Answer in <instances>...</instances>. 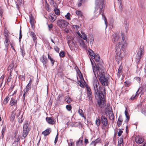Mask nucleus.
Instances as JSON below:
<instances>
[{"mask_svg": "<svg viewBox=\"0 0 146 146\" xmlns=\"http://www.w3.org/2000/svg\"><path fill=\"white\" fill-rule=\"evenodd\" d=\"M66 108L67 110L70 111L72 109V106L70 105H68L66 106Z\"/></svg>", "mask_w": 146, "mask_h": 146, "instance_id": "nucleus-48", "label": "nucleus"}, {"mask_svg": "<svg viewBox=\"0 0 146 146\" xmlns=\"http://www.w3.org/2000/svg\"><path fill=\"white\" fill-rule=\"evenodd\" d=\"M21 52L22 54V55L23 57L25 54V49L23 47H21Z\"/></svg>", "mask_w": 146, "mask_h": 146, "instance_id": "nucleus-35", "label": "nucleus"}, {"mask_svg": "<svg viewBox=\"0 0 146 146\" xmlns=\"http://www.w3.org/2000/svg\"><path fill=\"white\" fill-rule=\"evenodd\" d=\"M13 64H11L8 67V70H10V71H12L13 69Z\"/></svg>", "mask_w": 146, "mask_h": 146, "instance_id": "nucleus-44", "label": "nucleus"}, {"mask_svg": "<svg viewBox=\"0 0 146 146\" xmlns=\"http://www.w3.org/2000/svg\"><path fill=\"white\" fill-rule=\"evenodd\" d=\"M70 13H68L67 15H65V17L68 20H70Z\"/></svg>", "mask_w": 146, "mask_h": 146, "instance_id": "nucleus-51", "label": "nucleus"}, {"mask_svg": "<svg viewBox=\"0 0 146 146\" xmlns=\"http://www.w3.org/2000/svg\"><path fill=\"white\" fill-rule=\"evenodd\" d=\"M101 140V139L100 138H98L97 139H96L95 141H92V142L90 143V145H91L94 144V146H96V144L99 142Z\"/></svg>", "mask_w": 146, "mask_h": 146, "instance_id": "nucleus-18", "label": "nucleus"}, {"mask_svg": "<svg viewBox=\"0 0 146 146\" xmlns=\"http://www.w3.org/2000/svg\"><path fill=\"white\" fill-rule=\"evenodd\" d=\"M46 119L47 122L49 124L52 125L54 123V120L52 119L51 117H47Z\"/></svg>", "mask_w": 146, "mask_h": 146, "instance_id": "nucleus-15", "label": "nucleus"}, {"mask_svg": "<svg viewBox=\"0 0 146 146\" xmlns=\"http://www.w3.org/2000/svg\"><path fill=\"white\" fill-rule=\"evenodd\" d=\"M69 23L63 19H59L57 21V24L60 28H65L67 26Z\"/></svg>", "mask_w": 146, "mask_h": 146, "instance_id": "nucleus-7", "label": "nucleus"}, {"mask_svg": "<svg viewBox=\"0 0 146 146\" xmlns=\"http://www.w3.org/2000/svg\"><path fill=\"white\" fill-rule=\"evenodd\" d=\"M58 134L57 133L56 135V136L55 139L54 141V143L55 144L57 142L58 139Z\"/></svg>", "mask_w": 146, "mask_h": 146, "instance_id": "nucleus-56", "label": "nucleus"}, {"mask_svg": "<svg viewBox=\"0 0 146 146\" xmlns=\"http://www.w3.org/2000/svg\"><path fill=\"white\" fill-rule=\"evenodd\" d=\"M83 137L80 138L76 143V146H82L83 144Z\"/></svg>", "mask_w": 146, "mask_h": 146, "instance_id": "nucleus-16", "label": "nucleus"}, {"mask_svg": "<svg viewBox=\"0 0 146 146\" xmlns=\"http://www.w3.org/2000/svg\"><path fill=\"white\" fill-rule=\"evenodd\" d=\"M35 20L32 14H31L30 16V23L33 29L35 28Z\"/></svg>", "mask_w": 146, "mask_h": 146, "instance_id": "nucleus-12", "label": "nucleus"}, {"mask_svg": "<svg viewBox=\"0 0 146 146\" xmlns=\"http://www.w3.org/2000/svg\"><path fill=\"white\" fill-rule=\"evenodd\" d=\"M72 38H70V39L68 41L67 43L68 44V45H69V46L70 48L72 46V45H71V43L72 42Z\"/></svg>", "mask_w": 146, "mask_h": 146, "instance_id": "nucleus-50", "label": "nucleus"}, {"mask_svg": "<svg viewBox=\"0 0 146 146\" xmlns=\"http://www.w3.org/2000/svg\"><path fill=\"white\" fill-rule=\"evenodd\" d=\"M141 112L142 114H144L146 116V110L142 109L141 111Z\"/></svg>", "mask_w": 146, "mask_h": 146, "instance_id": "nucleus-61", "label": "nucleus"}, {"mask_svg": "<svg viewBox=\"0 0 146 146\" xmlns=\"http://www.w3.org/2000/svg\"><path fill=\"white\" fill-rule=\"evenodd\" d=\"M48 59L50 60L52 64V66H53L54 64L55 60L53 59L49 55V54H48Z\"/></svg>", "mask_w": 146, "mask_h": 146, "instance_id": "nucleus-24", "label": "nucleus"}, {"mask_svg": "<svg viewBox=\"0 0 146 146\" xmlns=\"http://www.w3.org/2000/svg\"><path fill=\"white\" fill-rule=\"evenodd\" d=\"M122 0H117L119 5V13L120 14H122L123 12V6L122 5L121 1Z\"/></svg>", "mask_w": 146, "mask_h": 146, "instance_id": "nucleus-11", "label": "nucleus"}, {"mask_svg": "<svg viewBox=\"0 0 146 146\" xmlns=\"http://www.w3.org/2000/svg\"><path fill=\"white\" fill-rule=\"evenodd\" d=\"M78 112L81 116L86 119V117L84 116L83 111L82 109H79L78 110Z\"/></svg>", "mask_w": 146, "mask_h": 146, "instance_id": "nucleus-31", "label": "nucleus"}, {"mask_svg": "<svg viewBox=\"0 0 146 146\" xmlns=\"http://www.w3.org/2000/svg\"><path fill=\"white\" fill-rule=\"evenodd\" d=\"M54 11L55 13L57 15H60V10L57 8L55 7L54 9Z\"/></svg>", "mask_w": 146, "mask_h": 146, "instance_id": "nucleus-37", "label": "nucleus"}, {"mask_svg": "<svg viewBox=\"0 0 146 146\" xmlns=\"http://www.w3.org/2000/svg\"><path fill=\"white\" fill-rule=\"evenodd\" d=\"M54 50L55 51H56L57 52L59 53L60 49L57 46H56L54 48Z\"/></svg>", "mask_w": 146, "mask_h": 146, "instance_id": "nucleus-62", "label": "nucleus"}, {"mask_svg": "<svg viewBox=\"0 0 146 146\" xmlns=\"http://www.w3.org/2000/svg\"><path fill=\"white\" fill-rule=\"evenodd\" d=\"M76 14L78 15V16H80L81 17H82L83 16V15L82 14V13L81 11H76Z\"/></svg>", "mask_w": 146, "mask_h": 146, "instance_id": "nucleus-40", "label": "nucleus"}, {"mask_svg": "<svg viewBox=\"0 0 146 146\" xmlns=\"http://www.w3.org/2000/svg\"><path fill=\"white\" fill-rule=\"evenodd\" d=\"M49 19H50L51 22H53L56 19V16L54 14L50 13L49 15Z\"/></svg>", "mask_w": 146, "mask_h": 146, "instance_id": "nucleus-14", "label": "nucleus"}, {"mask_svg": "<svg viewBox=\"0 0 146 146\" xmlns=\"http://www.w3.org/2000/svg\"><path fill=\"white\" fill-rule=\"evenodd\" d=\"M30 35L33 38V41H35L36 39V37L34 33L33 32L31 31V32Z\"/></svg>", "mask_w": 146, "mask_h": 146, "instance_id": "nucleus-25", "label": "nucleus"}, {"mask_svg": "<svg viewBox=\"0 0 146 146\" xmlns=\"http://www.w3.org/2000/svg\"><path fill=\"white\" fill-rule=\"evenodd\" d=\"M113 42H115L117 41L119 39V36L118 35H116V34L113 35Z\"/></svg>", "mask_w": 146, "mask_h": 146, "instance_id": "nucleus-22", "label": "nucleus"}, {"mask_svg": "<svg viewBox=\"0 0 146 146\" xmlns=\"http://www.w3.org/2000/svg\"><path fill=\"white\" fill-rule=\"evenodd\" d=\"M58 76H60L61 78H62L63 76V72H58Z\"/></svg>", "mask_w": 146, "mask_h": 146, "instance_id": "nucleus-54", "label": "nucleus"}, {"mask_svg": "<svg viewBox=\"0 0 146 146\" xmlns=\"http://www.w3.org/2000/svg\"><path fill=\"white\" fill-rule=\"evenodd\" d=\"M143 48L140 46L139 50L138 51L136 56V63L138 64L139 63L140 60L143 55Z\"/></svg>", "mask_w": 146, "mask_h": 146, "instance_id": "nucleus-6", "label": "nucleus"}, {"mask_svg": "<svg viewBox=\"0 0 146 146\" xmlns=\"http://www.w3.org/2000/svg\"><path fill=\"white\" fill-rule=\"evenodd\" d=\"M121 34L123 40L122 42H121L122 43L119 42L115 45V60L118 62L121 60L123 58L121 54V48L122 50L124 51L125 47L127 46L126 41L125 40L124 35L123 33Z\"/></svg>", "mask_w": 146, "mask_h": 146, "instance_id": "nucleus-2", "label": "nucleus"}, {"mask_svg": "<svg viewBox=\"0 0 146 146\" xmlns=\"http://www.w3.org/2000/svg\"><path fill=\"white\" fill-rule=\"evenodd\" d=\"M8 31L7 30L5 29L3 33L5 38L9 37V35L8 34Z\"/></svg>", "mask_w": 146, "mask_h": 146, "instance_id": "nucleus-30", "label": "nucleus"}, {"mask_svg": "<svg viewBox=\"0 0 146 146\" xmlns=\"http://www.w3.org/2000/svg\"><path fill=\"white\" fill-rule=\"evenodd\" d=\"M120 117L119 116L117 122V125L118 127H119L122 124L123 120L121 119L120 118Z\"/></svg>", "mask_w": 146, "mask_h": 146, "instance_id": "nucleus-28", "label": "nucleus"}, {"mask_svg": "<svg viewBox=\"0 0 146 146\" xmlns=\"http://www.w3.org/2000/svg\"><path fill=\"white\" fill-rule=\"evenodd\" d=\"M106 70L99 69L98 75V78L102 86H100L99 82L96 80L93 82L94 94L95 98L98 100L97 104L100 108H103L106 105V101L104 98L106 93L105 86H108L109 83L110 78L106 76Z\"/></svg>", "mask_w": 146, "mask_h": 146, "instance_id": "nucleus-1", "label": "nucleus"}, {"mask_svg": "<svg viewBox=\"0 0 146 146\" xmlns=\"http://www.w3.org/2000/svg\"><path fill=\"white\" fill-rule=\"evenodd\" d=\"M8 98H7V96L4 100L3 101V103L5 104H6L7 102H8L9 100L8 99Z\"/></svg>", "mask_w": 146, "mask_h": 146, "instance_id": "nucleus-53", "label": "nucleus"}, {"mask_svg": "<svg viewBox=\"0 0 146 146\" xmlns=\"http://www.w3.org/2000/svg\"><path fill=\"white\" fill-rule=\"evenodd\" d=\"M125 114L126 117L127 122H127L128 121L129 119V116L126 109V110L125 111Z\"/></svg>", "mask_w": 146, "mask_h": 146, "instance_id": "nucleus-26", "label": "nucleus"}, {"mask_svg": "<svg viewBox=\"0 0 146 146\" xmlns=\"http://www.w3.org/2000/svg\"><path fill=\"white\" fill-rule=\"evenodd\" d=\"M83 35V40H86V41H87V36L85 34V33H83L82 34Z\"/></svg>", "mask_w": 146, "mask_h": 146, "instance_id": "nucleus-52", "label": "nucleus"}, {"mask_svg": "<svg viewBox=\"0 0 146 146\" xmlns=\"http://www.w3.org/2000/svg\"><path fill=\"white\" fill-rule=\"evenodd\" d=\"M94 66H92V69L93 70V72L94 73L95 75L96 76V74H95V72L96 71V72L97 75H98V72H99V70H98L97 68V63L96 64L95 62H94Z\"/></svg>", "mask_w": 146, "mask_h": 146, "instance_id": "nucleus-17", "label": "nucleus"}, {"mask_svg": "<svg viewBox=\"0 0 146 146\" xmlns=\"http://www.w3.org/2000/svg\"><path fill=\"white\" fill-rule=\"evenodd\" d=\"M80 45L82 46L83 48H85V44L84 42L83 41V40L81 39L80 40Z\"/></svg>", "mask_w": 146, "mask_h": 146, "instance_id": "nucleus-36", "label": "nucleus"}, {"mask_svg": "<svg viewBox=\"0 0 146 146\" xmlns=\"http://www.w3.org/2000/svg\"><path fill=\"white\" fill-rule=\"evenodd\" d=\"M87 95L90 100H92V92L87 93Z\"/></svg>", "mask_w": 146, "mask_h": 146, "instance_id": "nucleus-47", "label": "nucleus"}, {"mask_svg": "<svg viewBox=\"0 0 146 146\" xmlns=\"http://www.w3.org/2000/svg\"><path fill=\"white\" fill-rule=\"evenodd\" d=\"M110 112L111 113V114H111V113H109V115L110 116V120H113L114 119V115H113V111H112V108H111V112Z\"/></svg>", "mask_w": 146, "mask_h": 146, "instance_id": "nucleus-29", "label": "nucleus"}, {"mask_svg": "<svg viewBox=\"0 0 146 146\" xmlns=\"http://www.w3.org/2000/svg\"><path fill=\"white\" fill-rule=\"evenodd\" d=\"M64 97V95L63 94H59L58 98L57 100L59 102H60L62 100V98Z\"/></svg>", "mask_w": 146, "mask_h": 146, "instance_id": "nucleus-27", "label": "nucleus"}, {"mask_svg": "<svg viewBox=\"0 0 146 146\" xmlns=\"http://www.w3.org/2000/svg\"><path fill=\"white\" fill-rule=\"evenodd\" d=\"M94 58L96 62L97 68L98 70L99 69L102 70L104 69L105 68L103 66V62L102 61L100 60V56L98 54H95L94 56Z\"/></svg>", "mask_w": 146, "mask_h": 146, "instance_id": "nucleus-4", "label": "nucleus"}, {"mask_svg": "<svg viewBox=\"0 0 146 146\" xmlns=\"http://www.w3.org/2000/svg\"><path fill=\"white\" fill-rule=\"evenodd\" d=\"M101 121L102 123L104 126H106L108 125V121L106 117L104 115L101 116Z\"/></svg>", "mask_w": 146, "mask_h": 146, "instance_id": "nucleus-8", "label": "nucleus"}, {"mask_svg": "<svg viewBox=\"0 0 146 146\" xmlns=\"http://www.w3.org/2000/svg\"><path fill=\"white\" fill-rule=\"evenodd\" d=\"M16 113H15L14 111H12L11 115L10 117V120L11 121H13L14 119Z\"/></svg>", "mask_w": 146, "mask_h": 146, "instance_id": "nucleus-20", "label": "nucleus"}, {"mask_svg": "<svg viewBox=\"0 0 146 146\" xmlns=\"http://www.w3.org/2000/svg\"><path fill=\"white\" fill-rule=\"evenodd\" d=\"M19 78L21 80L24 81L25 80V76H24L19 75Z\"/></svg>", "mask_w": 146, "mask_h": 146, "instance_id": "nucleus-49", "label": "nucleus"}, {"mask_svg": "<svg viewBox=\"0 0 146 146\" xmlns=\"http://www.w3.org/2000/svg\"><path fill=\"white\" fill-rule=\"evenodd\" d=\"M29 125L28 122H27L24 124L23 126V131L22 135V139H23V137L24 138L26 137L29 133V132L30 131L29 128L28 127Z\"/></svg>", "mask_w": 146, "mask_h": 146, "instance_id": "nucleus-5", "label": "nucleus"}, {"mask_svg": "<svg viewBox=\"0 0 146 146\" xmlns=\"http://www.w3.org/2000/svg\"><path fill=\"white\" fill-rule=\"evenodd\" d=\"M101 119L100 118H97L96 119V123L98 127L101 123Z\"/></svg>", "mask_w": 146, "mask_h": 146, "instance_id": "nucleus-33", "label": "nucleus"}, {"mask_svg": "<svg viewBox=\"0 0 146 146\" xmlns=\"http://www.w3.org/2000/svg\"><path fill=\"white\" fill-rule=\"evenodd\" d=\"M23 114L21 115V117H19V123H21L23 121L24 118H23Z\"/></svg>", "mask_w": 146, "mask_h": 146, "instance_id": "nucleus-43", "label": "nucleus"}, {"mask_svg": "<svg viewBox=\"0 0 146 146\" xmlns=\"http://www.w3.org/2000/svg\"><path fill=\"white\" fill-rule=\"evenodd\" d=\"M104 0H95V8L94 13L96 14L97 13L96 12L99 9V12H98V15L100 14L101 12L102 13L103 12L102 9L105 7V5L104 4Z\"/></svg>", "mask_w": 146, "mask_h": 146, "instance_id": "nucleus-3", "label": "nucleus"}, {"mask_svg": "<svg viewBox=\"0 0 146 146\" xmlns=\"http://www.w3.org/2000/svg\"><path fill=\"white\" fill-rule=\"evenodd\" d=\"M73 27L74 28H76L77 29H78L80 28L79 26L77 25H73Z\"/></svg>", "mask_w": 146, "mask_h": 146, "instance_id": "nucleus-64", "label": "nucleus"}, {"mask_svg": "<svg viewBox=\"0 0 146 146\" xmlns=\"http://www.w3.org/2000/svg\"><path fill=\"white\" fill-rule=\"evenodd\" d=\"M21 138V135H19L17 138L15 140V142H18L20 140V139Z\"/></svg>", "mask_w": 146, "mask_h": 146, "instance_id": "nucleus-58", "label": "nucleus"}, {"mask_svg": "<svg viewBox=\"0 0 146 146\" xmlns=\"http://www.w3.org/2000/svg\"><path fill=\"white\" fill-rule=\"evenodd\" d=\"M144 139L143 137L138 135L135 137V141L137 143L141 144L144 142Z\"/></svg>", "mask_w": 146, "mask_h": 146, "instance_id": "nucleus-10", "label": "nucleus"}, {"mask_svg": "<svg viewBox=\"0 0 146 146\" xmlns=\"http://www.w3.org/2000/svg\"><path fill=\"white\" fill-rule=\"evenodd\" d=\"M111 108H110V105L109 103H108L107 106L105 108V110H106L107 111L108 110L109 112H111Z\"/></svg>", "mask_w": 146, "mask_h": 146, "instance_id": "nucleus-34", "label": "nucleus"}, {"mask_svg": "<svg viewBox=\"0 0 146 146\" xmlns=\"http://www.w3.org/2000/svg\"><path fill=\"white\" fill-rule=\"evenodd\" d=\"M22 37V31L21 27H20V31H19V41L20 42L21 40Z\"/></svg>", "mask_w": 146, "mask_h": 146, "instance_id": "nucleus-42", "label": "nucleus"}, {"mask_svg": "<svg viewBox=\"0 0 146 146\" xmlns=\"http://www.w3.org/2000/svg\"><path fill=\"white\" fill-rule=\"evenodd\" d=\"M78 75L80 79L82 80V79L83 80H84L83 75L81 72H80V74H78Z\"/></svg>", "mask_w": 146, "mask_h": 146, "instance_id": "nucleus-57", "label": "nucleus"}, {"mask_svg": "<svg viewBox=\"0 0 146 146\" xmlns=\"http://www.w3.org/2000/svg\"><path fill=\"white\" fill-rule=\"evenodd\" d=\"M83 2V1L80 0L78 4V6L79 7H80L82 5Z\"/></svg>", "mask_w": 146, "mask_h": 146, "instance_id": "nucleus-63", "label": "nucleus"}, {"mask_svg": "<svg viewBox=\"0 0 146 146\" xmlns=\"http://www.w3.org/2000/svg\"><path fill=\"white\" fill-rule=\"evenodd\" d=\"M10 42L9 37L5 38L4 43L7 50H8V47L9 44Z\"/></svg>", "mask_w": 146, "mask_h": 146, "instance_id": "nucleus-13", "label": "nucleus"}, {"mask_svg": "<svg viewBox=\"0 0 146 146\" xmlns=\"http://www.w3.org/2000/svg\"><path fill=\"white\" fill-rule=\"evenodd\" d=\"M119 130L118 132L117 133V134L118 136H121V134H122L123 132L121 130H124V129H119Z\"/></svg>", "mask_w": 146, "mask_h": 146, "instance_id": "nucleus-41", "label": "nucleus"}, {"mask_svg": "<svg viewBox=\"0 0 146 146\" xmlns=\"http://www.w3.org/2000/svg\"><path fill=\"white\" fill-rule=\"evenodd\" d=\"M65 55V53L64 51H62L59 53V55L61 57H64Z\"/></svg>", "mask_w": 146, "mask_h": 146, "instance_id": "nucleus-39", "label": "nucleus"}, {"mask_svg": "<svg viewBox=\"0 0 146 146\" xmlns=\"http://www.w3.org/2000/svg\"><path fill=\"white\" fill-rule=\"evenodd\" d=\"M102 17H104V18L105 23L106 25V27H107V26H108V22H107L106 17H105V15H103V14H102Z\"/></svg>", "mask_w": 146, "mask_h": 146, "instance_id": "nucleus-46", "label": "nucleus"}, {"mask_svg": "<svg viewBox=\"0 0 146 146\" xmlns=\"http://www.w3.org/2000/svg\"><path fill=\"white\" fill-rule=\"evenodd\" d=\"M40 61L42 63L43 65H44L46 68V65L48 62V60L46 56H45L43 55L40 58Z\"/></svg>", "mask_w": 146, "mask_h": 146, "instance_id": "nucleus-9", "label": "nucleus"}, {"mask_svg": "<svg viewBox=\"0 0 146 146\" xmlns=\"http://www.w3.org/2000/svg\"><path fill=\"white\" fill-rule=\"evenodd\" d=\"M51 132L50 129H48L42 132V134L46 136L49 134Z\"/></svg>", "mask_w": 146, "mask_h": 146, "instance_id": "nucleus-19", "label": "nucleus"}, {"mask_svg": "<svg viewBox=\"0 0 146 146\" xmlns=\"http://www.w3.org/2000/svg\"><path fill=\"white\" fill-rule=\"evenodd\" d=\"M86 88H87V93L91 92V90L90 87H88V86H86Z\"/></svg>", "mask_w": 146, "mask_h": 146, "instance_id": "nucleus-60", "label": "nucleus"}, {"mask_svg": "<svg viewBox=\"0 0 146 146\" xmlns=\"http://www.w3.org/2000/svg\"><path fill=\"white\" fill-rule=\"evenodd\" d=\"M31 88V87L26 86L25 88L23 90L24 93L27 94Z\"/></svg>", "mask_w": 146, "mask_h": 146, "instance_id": "nucleus-23", "label": "nucleus"}, {"mask_svg": "<svg viewBox=\"0 0 146 146\" xmlns=\"http://www.w3.org/2000/svg\"><path fill=\"white\" fill-rule=\"evenodd\" d=\"M65 101L68 104H69L72 101V100L70 98L68 97V96H66L65 98Z\"/></svg>", "mask_w": 146, "mask_h": 146, "instance_id": "nucleus-32", "label": "nucleus"}, {"mask_svg": "<svg viewBox=\"0 0 146 146\" xmlns=\"http://www.w3.org/2000/svg\"><path fill=\"white\" fill-rule=\"evenodd\" d=\"M137 94H135V96H132L131 98L129 99V100H133L136 97H137Z\"/></svg>", "mask_w": 146, "mask_h": 146, "instance_id": "nucleus-55", "label": "nucleus"}, {"mask_svg": "<svg viewBox=\"0 0 146 146\" xmlns=\"http://www.w3.org/2000/svg\"><path fill=\"white\" fill-rule=\"evenodd\" d=\"M123 136H122V137L120 138V140H119L118 142V144H119L120 146H121V144H122L123 142Z\"/></svg>", "mask_w": 146, "mask_h": 146, "instance_id": "nucleus-45", "label": "nucleus"}, {"mask_svg": "<svg viewBox=\"0 0 146 146\" xmlns=\"http://www.w3.org/2000/svg\"><path fill=\"white\" fill-rule=\"evenodd\" d=\"M88 52L89 55L94 57V55L95 54L94 52L91 49H90Z\"/></svg>", "mask_w": 146, "mask_h": 146, "instance_id": "nucleus-38", "label": "nucleus"}, {"mask_svg": "<svg viewBox=\"0 0 146 146\" xmlns=\"http://www.w3.org/2000/svg\"><path fill=\"white\" fill-rule=\"evenodd\" d=\"M17 104V101H15V100L13 98H12L10 102V105L11 106H12L13 105L15 104L16 105Z\"/></svg>", "mask_w": 146, "mask_h": 146, "instance_id": "nucleus-21", "label": "nucleus"}, {"mask_svg": "<svg viewBox=\"0 0 146 146\" xmlns=\"http://www.w3.org/2000/svg\"><path fill=\"white\" fill-rule=\"evenodd\" d=\"M69 146H74V143L72 141H70L69 143H68Z\"/></svg>", "mask_w": 146, "mask_h": 146, "instance_id": "nucleus-59", "label": "nucleus"}]
</instances>
